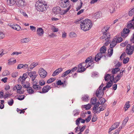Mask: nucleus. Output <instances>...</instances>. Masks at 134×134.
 <instances>
[{
  "instance_id": "f257e3e1",
  "label": "nucleus",
  "mask_w": 134,
  "mask_h": 134,
  "mask_svg": "<svg viewBox=\"0 0 134 134\" xmlns=\"http://www.w3.org/2000/svg\"><path fill=\"white\" fill-rule=\"evenodd\" d=\"M81 20L82 19H80L78 20L75 21L74 23L77 24L80 23L81 29L84 31H86L90 30L92 26L91 20L88 19H85L83 20Z\"/></svg>"
},
{
  "instance_id": "f03ea898",
  "label": "nucleus",
  "mask_w": 134,
  "mask_h": 134,
  "mask_svg": "<svg viewBox=\"0 0 134 134\" xmlns=\"http://www.w3.org/2000/svg\"><path fill=\"white\" fill-rule=\"evenodd\" d=\"M35 5L36 9L39 11L43 12L47 9L46 6L47 4L44 0H38L36 2Z\"/></svg>"
},
{
  "instance_id": "7ed1b4c3",
  "label": "nucleus",
  "mask_w": 134,
  "mask_h": 134,
  "mask_svg": "<svg viewBox=\"0 0 134 134\" xmlns=\"http://www.w3.org/2000/svg\"><path fill=\"white\" fill-rule=\"evenodd\" d=\"M59 5L62 8L68 7L67 9L64 10L63 13H66L71 8V5L70 3L69 0H60L59 1Z\"/></svg>"
},
{
  "instance_id": "20e7f679",
  "label": "nucleus",
  "mask_w": 134,
  "mask_h": 134,
  "mask_svg": "<svg viewBox=\"0 0 134 134\" xmlns=\"http://www.w3.org/2000/svg\"><path fill=\"white\" fill-rule=\"evenodd\" d=\"M106 51V48L105 46H103L101 47L100 49V52L98 53L95 56V60L96 62H98L103 56V54L105 53Z\"/></svg>"
},
{
  "instance_id": "39448f33",
  "label": "nucleus",
  "mask_w": 134,
  "mask_h": 134,
  "mask_svg": "<svg viewBox=\"0 0 134 134\" xmlns=\"http://www.w3.org/2000/svg\"><path fill=\"white\" fill-rule=\"evenodd\" d=\"M64 10H62L61 8L59 6H57L54 7L52 9L53 12L55 14H59L62 15H64L66 13H63V11Z\"/></svg>"
},
{
  "instance_id": "423d86ee",
  "label": "nucleus",
  "mask_w": 134,
  "mask_h": 134,
  "mask_svg": "<svg viewBox=\"0 0 134 134\" xmlns=\"http://www.w3.org/2000/svg\"><path fill=\"white\" fill-rule=\"evenodd\" d=\"M103 86V84L102 83L101 85L99 86L98 89L96 91V94L97 97H102L104 94V93L102 88Z\"/></svg>"
},
{
  "instance_id": "0eeeda50",
  "label": "nucleus",
  "mask_w": 134,
  "mask_h": 134,
  "mask_svg": "<svg viewBox=\"0 0 134 134\" xmlns=\"http://www.w3.org/2000/svg\"><path fill=\"white\" fill-rule=\"evenodd\" d=\"M134 51V47L133 46H131L130 44H128L126 47V53L128 55H131Z\"/></svg>"
},
{
  "instance_id": "6e6552de",
  "label": "nucleus",
  "mask_w": 134,
  "mask_h": 134,
  "mask_svg": "<svg viewBox=\"0 0 134 134\" xmlns=\"http://www.w3.org/2000/svg\"><path fill=\"white\" fill-rule=\"evenodd\" d=\"M27 73L32 79L33 81H34L35 79L38 76V75L36 73V72L35 71H31L30 72H27Z\"/></svg>"
},
{
  "instance_id": "1a4fd4ad",
  "label": "nucleus",
  "mask_w": 134,
  "mask_h": 134,
  "mask_svg": "<svg viewBox=\"0 0 134 134\" xmlns=\"http://www.w3.org/2000/svg\"><path fill=\"white\" fill-rule=\"evenodd\" d=\"M130 32L129 29L125 28L121 32V36L123 38H125L128 36Z\"/></svg>"
},
{
  "instance_id": "9d476101",
  "label": "nucleus",
  "mask_w": 134,
  "mask_h": 134,
  "mask_svg": "<svg viewBox=\"0 0 134 134\" xmlns=\"http://www.w3.org/2000/svg\"><path fill=\"white\" fill-rule=\"evenodd\" d=\"M86 66V65L83 64L82 63L79 64L78 66L77 72H84L86 70L85 67Z\"/></svg>"
},
{
  "instance_id": "9b49d317",
  "label": "nucleus",
  "mask_w": 134,
  "mask_h": 134,
  "mask_svg": "<svg viewBox=\"0 0 134 134\" xmlns=\"http://www.w3.org/2000/svg\"><path fill=\"white\" fill-rule=\"evenodd\" d=\"M38 73L39 75L42 78H44L47 75V72L43 68L39 69L38 71Z\"/></svg>"
},
{
  "instance_id": "f8f14e48",
  "label": "nucleus",
  "mask_w": 134,
  "mask_h": 134,
  "mask_svg": "<svg viewBox=\"0 0 134 134\" xmlns=\"http://www.w3.org/2000/svg\"><path fill=\"white\" fill-rule=\"evenodd\" d=\"M37 34L39 36H42L44 33L43 29L41 27H38L36 30Z\"/></svg>"
},
{
  "instance_id": "ddd939ff",
  "label": "nucleus",
  "mask_w": 134,
  "mask_h": 134,
  "mask_svg": "<svg viewBox=\"0 0 134 134\" xmlns=\"http://www.w3.org/2000/svg\"><path fill=\"white\" fill-rule=\"evenodd\" d=\"M51 87L49 86H44L42 90V92H40V93H45L47 92L51 89Z\"/></svg>"
},
{
  "instance_id": "4468645a",
  "label": "nucleus",
  "mask_w": 134,
  "mask_h": 134,
  "mask_svg": "<svg viewBox=\"0 0 134 134\" xmlns=\"http://www.w3.org/2000/svg\"><path fill=\"white\" fill-rule=\"evenodd\" d=\"M16 4L19 7L24 6L25 5V0H16Z\"/></svg>"
},
{
  "instance_id": "2eb2a0df",
  "label": "nucleus",
  "mask_w": 134,
  "mask_h": 134,
  "mask_svg": "<svg viewBox=\"0 0 134 134\" xmlns=\"http://www.w3.org/2000/svg\"><path fill=\"white\" fill-rule=\"evenodd\" d=\"M119 125V122H116L109 129V133L111 131L117 128Z\"/></svg>"
},
{
  "instance_id": "dca6fc26",
  "label": "nucleus",
  "mask_w": 134,
  "mask_h": 134,
  "mask_svg": "<svg viewBox=\"0 0 134 134\" xmlns=\"http://www.w3.org/2000/svg\"><path fill=\"white\" fill-rule=\"evenodd\" d=\"M110 34L109 33H107L105 34L102 36L100 37L101 39H105L106 41H108L110 39Z\"/></svg>"
},
{
  "instance_id": "f3484780",
  "label": "nucleus",
  "mask_w": 134,
  "mask_h": 134,
  "mask_svg": "<svg viewBox=\"0 0 134 134\" xmlns=\"http://www.w3.org/2000/svg\"><path fill=\"white\" fill-rule=\"evenodd\" d=\"M11 27L13 29L18 31L19 30L21 29L20 26L17 24L13 25H11Z\"/></svg>"
},
{
  "instance_id": "a211bd4d",
  "label": "nucleus",
  "mask_w": 134,
  "mask_h": 134,
  "mask_svg": "<svg viewBox=\"0 0 134 134\" xmlns=\"http://www.w3.org/2000/svg\"><path fill=\"white\" fill-rule=\"evenodd\" d=\"M101 111L99 109L98 107H96V106L94 107L93 108V112L94 114L96 113H99Z\"/></svg>"
},
{
  "instance_id": "6ab92c4d",
  "label": "nucleus",
  "mask_w": 134,
  "mask_h": 134,
  "mask_svg": "<svg viewBox=\"0 0 134 134\" xmlns=\"http://www.w3.org/2000/svg\"><path fill=\"white\" fill-rule=\"evenodd\" d=\"M22 84L23 86L25 88H28L30 86V83L29 82H25V81H22Z\"/></svg>"
},
{
  "instance_id": "aec40b11",
  "label": "nucleus",
  "mask_w": 134,
  "mask_h": 134,
  "mask_svg": "<svg viewBox=\"0 0 134 134\" xmlns=\"http://www.w3.org/2000/svg\"><path fill=\"white\" fill-rule=\"evenodd\" d=\"M97 101V99L96 97H93L91 100V103L92 105H95Z\"/></svg>"
},
{
  "instance_id": "412c9836",
  "label": "nucleus",
  "mask_w": 134,
  "mask_h": 134,
  "mask_svg": "<svg viewBox=\"0 0 134 134\" xmlns=\"http://www.w3.org/2000/svg\"><path fill=\"white\" fill-rule=\"evenodd\" d=\"M90 98L88 95H84L82 98V100L84 102H87L89 100Z\"/></svg>"
},
{
  "instance_id": "4be33fe9",
  "label": "nucleus",
  "mask_w": 134,
  "mask_h": 134,
  "mask_svg": "<svg viewBox=\"0 0 134 134\" xmlns=\"http://www.w3.org/2000/svg\"><path fill=\"white\" fill-rule=\"evenodd\" d=\"M8 64L10 65L13 64L16 62V60L14 58H12L8 60Z\"/></svg>"
},
{
  "instance_id": "5701e85b",
  "label": "nucleus",
  "mask_w": 134,
  "mask_h": 134,
  "mask_svg": "<svg viewBox=\"0 0 134 134\" xmlns=\"http://www.w3.org/2000/svg\"><path fill=\"white\" fill-rule=\"evenodd\" d=\"M109 27L108 26H105L102 30V31L103 35L105 34L107 32V31L109 29Z\"/></svg>"
},
{
  "instance_id": "b1692460",
  "label": "nucleus",
  "mask_w": 134,
  "mask_h": 134,
  "mask_svg": "<svg viewBox=\"0 0 134 134\" xmlns=\"http://www.w3.org/2000/svg\"><path fill=\"white\" fill-rule=\"evenodd\" d=\"M117 43L115 41L114 39L110 44V46L111 48L114 47L116 45Z\"/></svg>"
},
{
  "instance_id": "393cba45",
  "label": "nucleus",
  "mask_w": 134,
  "mask_h": 134,
  "mask_svg": "<svg viewBox=\"0 0 134 134\" xmlns=\"http://www.w3.org/2000/svg\"><path fill=\"white\" fill-rule=\"evenodd\" d=\"M71 71L70 70V69H69L66 70L62 74L61 76L62 77H65L70 73H71Z\"/></svg>"
},
{
  "instance_id": "a878e982",
  "label": "nucleus",
  "mask_w": 134,
  "mask_h": 134,
  "mask_svg": "<svg viewBox=\"0 0 134 134\" xmlns=\"http://www.w3.org/2000/svg\"><path fill=\"white\" fill-rule=\"evenodd\" d=\"M30 41L29 38H25L21 40V41L22 43H26Z\"/></svg>"
},
{
  "instance_id": "bb28decb",
  "label": "nucleus",
  "mask_w": 134,
  "mask_h": 134,
  "mask_svg": "<svg viewBox=\"0 0 134 134\" xmlns=\"http://www.w3.org/2000/svg\"><path fill=\"white\" fill-rule=\"evenodd\" d=\"M32 87L34 89L37 90H40L41 88L40 85H36L35 83L33 84Z\"/></svg>"
},
{
  "instance_id": "cd10ccee",
  "label": "nucleus",
  "mask_w": 134,
  "mask_h": 134,
  "mask_svg": "<svg viewBox=\"0 0 134 134\" xmlns=\"http://www.w3.org/2000/svg\"><path fill=\"white\" fill-rule=\"evenodd\" d=\"M69 36L71 38L75 37H77V35L74 32H72L70 33Z\"/></svg>"
},
{
  "instance_id": "c85d7f7f",
  "label": "nucleus",
  "mask_w": 134,
  "mask_h": 134,
  "mask_svg": "<svg viewBox=\"0 0 134 134\" xmlns=\"http://www.w3.org/2000/svg\"><path fill=\"white\" fill-rule=\"evenodd\" d=\"M15 0H8V3L10 6L13 5L15 3Z\"/></svg>"
},
{
  "instance_id": "c756f323",
  "label": "nucleus",
  "mask_w": 134,
  "mask_h": 134,
  "mask_svg": "<svg viewBox=\"0 0 134 134\" xmlns=\"http://www.w3.org/2000/svg\"><path fill=\"white\" fill-rule=\"evenodd\" d=\"M120 69L118 68H115L113 69L111 71V72L113 74H115L118 71H119Z\"/></svg>"
},
{
  "instance_id": "7c9ffc66",
  "label": "nucleus",
  "mask_w": 134,
  "mask_h": 134,
  "mask_svg": "<svg viewBox=\"0 0 134 134\" xmlns=\"http://www.w3.org/2000/svg\"><path fill=\"white\" fill-rule=\"evenodd\" d=\"M27 91L29 94H32L34 93V90L31 87H29L27 89Z\"/></svg>"
},
{
  "instance_id": "2f4dec72",
  "label": "nucleus",
  "mask_w": 134,
  "mask_h": 134,
  "mask_svg": "<svg viewBox=\"0 0 134 134\" xmlns=\"http://www.w3.org/2000/svg\"><path fill=\"white\" fill-rule=\"evenodd\" d=\"M114 39L117 43L121 42L123 40L122 38L121 37H119Z\"/></svg>"
},
{
  "instance_id": "473e14b6",
  "label": "nucleus",
  "mask_w": 134,
  "mask_h": 134,
  "mask_svg": "<svg viewBox=\"0 0 134 134\" xmlns=\"http://www.w3.org/2000/svg\"><path fill=\"white\" fill-rule=\"evenodd\" d=\"M130 102L128 101L125 104L124 107V108H125V111L127 110L128 108H129L130 107V104H129Z\"/></svg>"
},
{
  "instance_id": "72a5a7b5",
  "label": "nucleus",
  "mask_w": 134,
  "mask_h": 134,
  "mask_svg": "<svg viewBox=\"0 0 134 134\" xmlns=\"http://www.w3.org/2000/svg\"><path fill=\"white\" fill-rule=\"evenodd\" d=\"M108 76L109 77V79H110V81L111 82H113V81L114 82V74L112 75L111 76V75L109 74H108Z\"/></svg>"
},
{
  "instance_id": "f704fd0d",
  "label": "nucleus",
  "mask_w": 134,
  "mask_h": 134,
  "mask_svg": "<svg viewBox=\"0 0 134 134\" xmlns=\"http://www.w3.org/2000/svg\"><path fill=\"white\" fill-rule=\"evenodd\" d=\"M106 105L105 104H103L102 105L100 106L98 108L101 111H103L106 108Z\"/></svg>"
},
{
  "instance_id": "c9c22d12",
  "label": "nucleus",
  "mask_w": 134,
  "mask_h": 134,
  "mask_svg": "<svg viewBox=\"0 0 134 134\" xmlns=\"http://www.w3.org/2000/svg\"><path fill=\"white\" fill-rule=\"evenodd\" d=\"M108 52L109 55L110 56H111L113 54V48H109L108 49Z\"/></svg>"
},
{
  "instance_id": "e433bc0d",
  "label": "nucleus",
  "mask_w": 134,
  "mask_h": 134,
  "mask_svg": "<svg viewBox=\"0 0 134 134\" xmlns=\"http://www.w3.org/2000/svg\"><path fill=\"white\" fill-rule=\"evenodd\" d=\"M79 110L78 109H75L73 111V113H74V116H76L79 114Z\"/></svg>"
},
{
  "instance_id": "4c0bfd02",
  "label": "nucleus",
  "mask_w": 134,
  "mask_h": 134,
  "mask_svg": "<svg viewBox=\"0 0 134 134\" xmlns=\"http://www.w3.org/2000/svg\"><path fill=\"white\" fill-rule=\"evenodd\" d=\"M113 82H111L110 81H109L106 84V87H107V88H108L111 87L113 85Z\"/></svg>"
},
{
  "instance_id": "58836bf2",
  "label": "nucleus",
  "mask_w": 134,
  "mask_h": 134,
  "mask_svg": "<svg viewBox=\"0 0 134 134\" xmlns=\"http://www.w3.org/2000/svg\"><path fill=\"white\" fill-rule=\"evenodd\" d=\"M120 79L119 77L118 76H116L114 80V83H116Z\"/></svg>"
},
{
  "instance_id": "ea45409f",
  "label": "nucleus",
  "mask_w": 134,
  "mask_h": 134,
  "mask_svg": "<svg viewBox=\"0 0 134 134\" xmlns=\"http://www.w3.org/2000/svg\"><path fill=\"white\" fill-rule=\"evenodd\" d=\"M98 97L99 98H100V104H102L103 103H105L106 101V100L104 98H102V97Z\"/></svg>"
},
{
  "instance_id": "a19ab883",
  "label": "nucleus",
  "mask_w": 134,
  "mask_h": 134,
  "mask_svg": "<svg viewBox=\"0 0 134 134\" xmlns=\"http://www.w3.org/2000/svg\"><path fill=\"white\" fill-rule=\"evenodd\" d=\"M25 97L24 95H20L18 97L17 99L19 100H21L24 99Z\"/></svg>"
},
{
  "instance_id": "79ce46f5",
  "label": "nucleus",
  "mask_w": 134,
  "mask_h": 134,
  "mask_svg": "<svg viewBox=\"0 0 134 134\" xmlns=\"http://www.w3.org/2000/svg\"><path fill=\"white\" fill-rule=\"evenodd\" d=\"M129 58L128 57L124 58L123 62V64H126L127 63L129 62Z\"/></svg>"
},
{
  "instance_id": "37998d69",
  "label": "nucleus",
  "mask_w": 134,
  "mask_h": 134,
  "mask_svg": "<svg viewBox=\"0 0 134 134\" xmlns=\"http://www.w3.org/2000/svg\"><path fill=\"white\" fill-rule=\"evenodd\" d=\"M134 13V8L132 9L129 12V14L130 16H131Z\"/></svg>"
},
{
  "instance_id": "c03bdc74",
  "label": "nucleus",
  "mask_w": 134,
  "mask_h": 134,
  "mask_svg": "<svg viewBox=\"0 0 134 134\" xmlns=\"http://www.w3.org/2000/svg\"><path fill=\"white\" fill-rule=\"evenodd\" d=\"M13 103L14 100L12 99H11L10 100H9L8 102V104L10 106H12L13 104Z\"/></svg>"
},
{
  "instance_id": "a18cd8bd",
  "label": "nucleus",
  "mask_w": 134,
  "mask_h": 134,
  "mask_svg": "<svg viewBox=\"0 0 134 134\" xmlns=\"http://www.w3.org/2000/svg\"><path fill=\"white\" fill-rule=\"evenodd\" d=\"M16 86V89L17 90V91L20 90L22 88V86L21 85L17 84Z\"/></svg>"
},
{
  "instance_id": "49530a36",
  "label": "nucleus",
  "mask_w": 134,
  "mask_h": 134,
  "mask_svg": "<svg viewBox=\"0 0 134 134\" xmlns=\"http://www.w3.org/2000/svg\"><path fill=\"white\" fill-rule=\"evenodd\" d=\"M84 107L86 110H88L91 108V105L89 104H87L84 105Z\"/></svg>"
},
{
  "instance_id": "de8ad7c7",
  "label": "nucleus",
  "mask_w": 134,
  "mask_h": 134,
  "mask_svg": "<svg viewBox=\"0 0 134 134\" xmlns=\"http://www.w3.org/2000/svg\"><path fill=\"white\" fill-rule=\"evenodd\" d=\"M18 75V73L17 72H15L12 74V76L13 77H17Z\"/></svg>"
},
{
  "instance_id": "09e8293b",
  "label": "nucleus",
  "mask_w": 134,
  "mask_h": 134,
  "mask_svg": "<svg viewBox=\"0 0 134 134\" xmlns=\"http://www.w3.org/2000/svg\"><path fill=\"white\" fill-rule=\"evenodd\" d=\"M12 95L11 94L5 93L4 96V99L7 98L8 97Z\"/></svg>"
},
{
  "instance_id": "8fccbe9b",
  "label": "nucleus",
  "mask_w": 134,
  "mask_h": 134,
  "mask_svg": "<svg viewBox=\"0 0 134 134\" xmlns=\"http://www.w3.org/2000/svg\"><path fill=\"white\" fill-rule=\"evenodd\" d=\"M94 15L95 17V18L98 19L100 17L99 12H97L96 13H95Z\"/></svg>"
},
{
  "instance_id": "3c124183",
  "label": "nucleus",
  "mask_w": 134,
  "mask_h": 134,
  "mask_svg": "<svg viewBox=\"0 0 134 134\" xmlns=\"http://www.w3.org/2000/svg\"><path fill=\"white\" fill-rule=\"evenodd\" d=\"M55 79L54 78H51L47 81V83H50L53 81Z\"/></svg>"
},
{
  "instance_id": "603ef678",
  "label": "nucleus",
  "mask_w": 134,
  "mask_h": 134,
  "mask_svg": "<svg viewBox=\"0 0 134 134\" xmlns=\"http://www.w3.org/2000/svg\"><path fill=\"white\" fill-rule=\"evenodd\" d=\"M27 75L26 74H23L22 77V80L23 81H24L25 80L26 78L27 77Z\"/></svg>"
},
{
  "instance_id": "864d4df0",
  "label": "nucleus",
  "mask_w": 134,
  "mask_h": 134,
  "mask_svg": "<svg viewBox=\"0 0 134 134\" xmlns=\"http://www.w3.org/2000/svg\"><path fill=\"white\" fill-rule=\"evenodd\" d=\"M22 53V52H14L12 53L11 54L12 55H18V54H21Z\"/></svg>"
},
{
  "instance_id": "5fc2aeb1",
  "label": "nucleus",
  "mask_w": 134,
  "mask_h": 134,
  "mask_svg": "<svg viewBox=\"0 0 134 134\" xmlns=\"http://www.w3.org/2000/svg\"><path fill=\"white\" fill-rule=\"evenodd\" d=\"M59 72H58L56 70H55L53 72L52 74V76H56V75H57L59 74Z\"/></svg>"
},
{
  "instance_id": "6e6d98bb",
  "label": "nucleus",
  "mask_w": 134,
  "mask_h": 134,
  "mask_svg": "<svg viewBox=\"0 0 134 134\" xmlns=\"http://www.w3.org/2000/svg\"><path fill=\"white\" fill-rule=\"evenodd\" d=\"M108 74H106L104 77L105 81L107 82L109 81V77L108 75Z\"/></svg>"
},
{
  "instance_id": "4d7b16f0",
  "label": "nucleus",
  "mask_w": 134,
  "mask_h": 134,
  "mask_svg": "<svg viewBox=\"0 0 134 134\" xmlns=\"http://www.w3.org/2000/svg\"><path fill=\"white\" fill-rule=\"evenodd\" d=\"M81 119V118H78L76 121V124L78 126L79 124H80V121Z\"/></svg>"
},
{
  "instance_id": "13d9d810",
  "label": "nucleus",
  "mask_w": 134,
  "mask_h": 134,
  "mask_svg": "<svg viewBox=\"0 0 134 134\" xmlns=\"http://www.w3.org/2000/svg\"><path fill=\"white\" fill-rule=\"evenodd\" d=\"M39 84L41 86H43L45 84V81L43 80L40 81L39 82Z\"/></svg>"
},
{
  "instance_id": "bf43d9fd",
  "label": "nucleus",
  "mask_w": 134,
  "mask_h": 134,
  "mask_svg": "<svg viewBox=\"0 0 134 134\" xmlns=\"http://www.w3.org/2000/svg\"><path fill=\"white\" fill-rule=\"evenodd\" d=\"M128 119V117H126L125 118L123 121L122 124L125 125L127 122Z\"/></svg>"
},
{
  "instance_id": "052dcab7",
  "label": "nucleus",
  "mask_w": 134,
  "mask_h": 134,
  "mask_svg": "<svg viewBox=\"0 0 134 134\" xmlns=\"http://www.w3.org/2000/svg\"><path fill=\"white\" fill-rule=\"evenodd\" d=\"M86 126L84 125L82 127L80 130V132L79 133H82L81 132L83 131L84 130H85L86 127Z\"/></svg>"
},
{
  "instance_id": "680f3d73",
  "label": "nucleus",
  "mask_w": 134,
  "mask_h": 134,
  "mask_svg": "<svg viewBox=\"0 0 134 134\" xmlns=\"http://www.w3.org/2000/svg\"><path fill=\"white\" fill-rule=\"evenodd\" d=\"M97 119V118L96 116L95 115L94 116H93L92 120V122H94L96 121Z\"/></svg>"
},
{
  "instance_id": "e2e57ef3",
  "label": "nucleus",
  "mask_w": 134,
  "mask_h": 134,
  "mask_svg": "<svg viewBox=\"0 0 134 134\" xmlns=\"http://www.w3.org/2000/svg\"><path fill=\"white\" fill-rule=\"evenodd\" d=\"M34 68V66L33 64L32 63L29 66V68L28 69V70L29 71H31V70L33 68Z\"/></svg>"
},
{
  "instance_id": "0e129e2a",
  "label": "nucleus",
  "mask_w": 134,
  "mask_h": 134,
  "mask_svg": "<svg viewBox=\"0 0 134 134\" xmlns=\"http://www.w3.org/2000/svg\"><path fill=\"white\" fill-rule=\"evenodd\" d=\"M91 115H90L85 120L86 121V122H89L91 120Z\"/></svg>"
},
{
  "instance_id": "69168bd1",
  "label": "nucleus",
  "mask_w": 134,
  "mask_h": 134,
  "mask_svg": "<svg viewBox=\"0 0 134 134\" xmlns=\"http://www.w3.org/2000/svg\"><path fill=\"white\" fill-rule=\"evenodd\" d=\"M5 35L4 33L0 32V39H1L4 37Z\"/></svg>"
},
{
  "instance_id": "338daca9",
  "label": "nucleus",
  "mask_w": 134,
  "mask_h": 134,
  "mask_svg": "<svg viewBox=\"0 0 134 134\" xmlns=\"http://www.w3.org/2000/svg\"><path fill=\"white\" fill-rule=\"evenodd\" d=\"M30 29L31 30L33 31H35L36 30V28L35 26H30Z\"/></svg>"
},
{
  "instance_id": "774afa93",
  "label": "nucleus",
  "mask_w": 134,
  "mask_h": 134,
  "mask_svg": "<svg viewBox=\"0 0 134 134\" xmlns=\"http://www.w3.org/2000/svg\"><path fill=\"white\" fill-rule=\"evenodd\" d=\"M24 66V64H19L18 65L17 68L18 69H20L21 68H23V66Z\"/></svg>"
}]
</instances>
